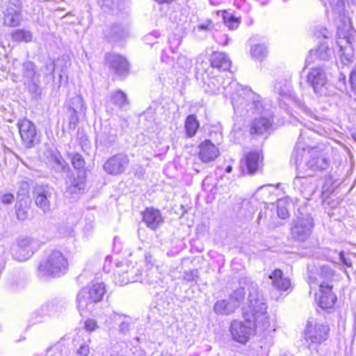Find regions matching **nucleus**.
<instances>
[{
	"label": "nucleus",
	"mask_w": 356,
	"mask_h": 356,
	"mask_svg": "<svg viewBox=\"0 0 356 356\" xmlns=\"http://www.w3.org/2000/svg\"><path fill=\"white\" fill-rule=\"evenodd\" d=\"M266 304L262 293L259 291L258 286L256 284H251L249 288L247 311L250 316L247 317L244 321L238 320L232 321L229 332L232 339L241 343L248 342L254 334L255 324L266 318Z\"/></svg>",
	"instance_id": "1"
},
{
	"label": "nucleus",
	"mask_w": 356,
	"mask_h": 356,
	"mask_svg": "<svg viewBox=\"0 0 356 356\" xmlns=\"http://www.w3.org/2000/svg\"><path fill=\"white\" fill-rule=\"evenodd\" d=\"M106 292L104 283H95L82 288L76 298V308L81 316L92 313Z\"/></svg>",
	"instance_id": "2"
},
{
	"label": "nucleus",
	"mask_w": 356,
	"mask_h": 356,
	"mask_svg": "<svg viewBox=\"0 0 356 356\" xmlns=\"http://www.w3.org/2000/svg\"><path fill=\"white\" fill-rule=\"evenodd\" d=\"M68 262L63 254L58 250L51 251L42 259L37 268V276L40 279L60 277L67 269Z\"/></svg>",
	"instance_id": "3"
},
{
	"label": "nucleus",
	"mask_w": 356,
	"mask_h": 356,
	"mask_svg": "<svg viewBox=\"0 0 356 356\" xmlns=\"http://www.w3.org/2000/svg\"><path fill=\"white\" fill-rule=\"evenodd\" d=\"M227 84L225 85V81L220 74L208 77L203 86L204 90L209 95H216L220 93L222 89V92L225 95L229 96L232 102L238 101L237 97L244 93L241 86L236 81H230L229 79H227Z\"/></svg>",
	"instance_id": "4"
},
{
	"label": "nucleus",
	"mask_w": 356,
	"mask_h": 356,
	"mask_svg": "<svg viewBox=\"0 0 356 356\" xmlns=\"http://www.w3.org/2000/svg\"><path fill=\"white\" fill-rule=\"evenodd\" d=\"M330 326L326 323H307L304 334L308 348L316 349L317 346L327 341L330 336Z\"/></svg>",
	"instance_id": "5"
},
{
	"label": "nucleus",
	"mask_w": 356,
	"mask_h": 356,
	"mask_svg": "<svg viewBox=\"0 0 356 356\" xmlns=\"http://www.w3.org/2000/svg\"><path fill=\"white\" fill-rule=\"evenodd\" d=\"M329 8H327V12L330 9V12L333 17L339 19L342 23V26L337 24V33L339 39H345L347 42L350 43V32L352 27L350 24L349 19H346L344 14V2L343 0H329Z\"/></svg>",
	"instance_id": "6"
},
{
	"label": "nucleus",
	"mask_w": 356,
	"mask_h": 356,
	"mask_svg": "<svg viewBox=\"0 0 356 356\" xmlns=\"http://www.w3.org/2000/svg\"><path fill=\"white\" fill-rule=\"evenodd\" d=\"M314 223L310 213H300L293 219L291 225V237L298 241L304 242L311 236Z\"/></svg>",
	"instance_id": "7"
},
{
	"label": "nucleus",
	"mask_w": 356,
	"mask_h": 356,
	"mask_svg": "<svg viewBox=\"0 0 356 356\" xmlns=\"http://www.w3.org/2000/svg\"><path fill=\"white\" fill-rule=\"evenodd\" d=\"M141 270L137 264L131 261L117 263L114 271V281L120 286L134 282L138 280Z\"/></svg>",
	"instance_id": "8"
},
{
	"label": "nucleus",
	"mask_w": 356,
	"mask_h": 356,
	"mask_svg": "<svg viewBox=\"0 0 356 356\" xmlns=\"http://www.w3.org/2000/svg\"><path fill=\"white\" fill-rule=\"evenodd\" d=\"M17 126L24 147L31 149L40 143V134L33 122L26 118L20 119Z\"/></svg>",
	"instance_id": "9"
},
{
	"label": "nucleus",
	"mask_w": 356,
	"mask_h": 356,
	"mask_svg": "<svg viewBox=\"0 0 356 356\" xmlns=\"http://www.w3.org/2000/svg\"><path fill=\"white\" fill-rule=\"evenodd\" d=\"M38 241L33 238L22 236L19 238L16 243L11 247L13 257L19 261L29 259L38 249Z\"/></svg>",
	"instance_id": "10"
},
{
	"label": "nucleus",
	"mask_w": 356,
	"mask_h": 356,
	"mask_svg": "<svg viewBox=\"0 0 356 356\" xmlns=\"http://www.w3.org/2000/svg\"><path fill=\"white\" fill-rule=\"evenodd\" d=\"M307 81L316 95H327L329 83L327 72L323 67H312L307 76Z\"/></svg>",
	"instance_id": "11"
},
{
	"label": "nucleus",
	"mask_w": 356,
	"mask_h": 356,
	"mask_svg": "<svg viewBox=\"0 0 356 356\" xmlns=\"http://www.w3.org/2000/svg\"><path fill=\"white\" fill-rule=\"evenodd\" d=\"M330 163V160L318 147H307L305 165L308 169L314 172L325 170Z\"/></svg>",
	"instance_id": "12"
},
{
	"label": "nucleus",
	"mask_w": 356,
	"mask_h": 356,
	"mask_svg": "<svg viewBox=\"0 0 356 356\" xmlns=\"http://www.w3.org/2000/svg\"><path fill=\"white\" fill-rule=\"evenodd\" d=\"M129 162L128 155L124 152H120L108 158L104 163L103 168L107 174L118 176L125 172Z\"/></svg>",
	"instance_id": "13"
},
{
	"label": "nucleus",
	"mask_w": 356,
	"mask_h": 356,
	"mask_svg": "<svg viewBox=\"0 0 356 356\" xmlns=\"http://www.w3.org/2000/svg\"><path fill=\"white\" fill-rule=\"evenodd\" d=\"M54 194V188L49 185H36L33 189L35 203L44 213L50 211V201Z\"/></svg>",
	"instance_id": "14"
},
{
	"label": "nucleus",
	"mask_w": 356,
	"mask_h": 356,
	"mask_svg": "<svg viewBox=\"0 0 356 356\" xmlns=\"http://www.w3.org/2000/svg\"><path fill=\"white\" fill-rule=\"evenodd\" d=\"M263 156L258 152L247 153L241 160V168L243 174L254 175L262 166Z\"/></svg>",
	"instance_id": "15"
},
{
	"label": "nucleus",
	"mask_w": 356,
	"mask_h": 356,
	"mask_svg": "<svg viewBox=\"0 0 356 356\" xmlns=\"http://www.w3.org/2000/svg\"><path fill=\"white\" fill-rule=\"evenodd\" d=\"M293 185V188L305 199H309L316 189V184L312 176H296Z\"/></svg>",
	"instance_id": "16"
},
{
	"label": "nucleus",
	"mask_w": 356,
	"mask_h": 356,
	"mask_svg": "<svg viewBox=\"0 0 356 356\" xmlns=\"http://www.w3.org/2000/svg\"><path fill=\"white\" fill-rule=\"evenodd\" d=\"M22 2L21 0H10L4 13V24L9 26H17L22 21Z\"/></svg>",
	"instance_id": "17"
},
{
	"label": "nucleus",
	"mask_w": 356,
	"mask_h": 356,
	"mask_svg": "<svg viewBox=\"0 0 356 356\" xmlns=\"http://www.w3.org/2000/svg\"><path fill=\"white\" fill-rule=\"evenodd\" d=\"M86 188V176L84 173L79 172L77 175L70 179L65 192L66 197L75 198L76 195L84 192Z\"/></svg>",
	"instance_id": "18"
},
{
	"label": "nucleus",
	"mask_w": 356,
	"mask_h": 356,
	"mask_svg": "<svg viewBox=\"0 0 356 356\" xmlns=\"http://www.w3.org/2000/svg\"><path fill=\"white\" fill-rule=\"evenodd\" d=\"M320 294L318 300L319 306L323 309L332 308L337 300V296L332 292V285L325 282H321Z\"/></svg>",
	"instance_id": "19"
},
{
	"label": "nucleus",
	"mask_w": 356,
	"mask_h": 356,
	"mask_svg": "<svg viewBox=\"0 0 356 356\" xmlns=\"http://www.w3.org/2000/svg\"><path fill=\"white\" fill-rule=\"evenodd\" d=\"M106 60L110 68L119 75L123 76L128 73L129 65L127 60L120 55L109 54L106 56Z\"/></svg>",
	"instance_id": "20"
},
{
	"label": "nucleus",
	"mask_w": 356,
	"mask_h": 356,
	"mask_svg": "<svg viewBox=\"0 0 356 356\" xmlns=\"http://www.w3.org/2000/svg\"><path fill=\"white\" fill-rule=\"evenodd\" d=\"M142 216L143 222L152 230H155L163 222L160 211L152 207L147 208L142 213Z\"/></svg>",
	"instance_id": "21"
},
{
	"label": "nucleus",
	"mask_w": 356,
	"mask_h": 356,
	"mask_svg": "<svg viewBox=\"0 0 356 356\" xmlns=\"http://www.w3.org/2000/svg\"><path fill=\"white\" fill-rule=\"evenodd\" d=\"M199 149V157L204 163L215 160L219 155L218 149L209 140L202 142Z\"/></svg>",
	"instance_id": "22"
},
{
	"label": "nucleus",
	"mask_w": 356,
	"mask_h": 356,
	"mask_svg": "<svg viewBox=\"0 0 356 356\" xmlns=\"http://www.w3.org/2000/svg\"><path fill=\"white\" fill-rule=\"evenodd\" d=\"M127 27L121 24H113L104 31V35L109 42H117L129 36Z\"/></svg>",
	"instance_id": "23"
},
{
	"label": "nucleus",
	"mask_w": 356,
	"mask_h": 356,
	"mask_svg": "<svg viewBox=\"0 0 356 356\" xmlns=\"http://www.w3.org/2000/svg\"><path fill=\"white\" fill-rule=\"evenodd\" d=\"M211 66L219 71H227L230 67L232 62L227 55L223 52L214 51L210 56Z\"/></svg>",
	"instance_id": "24"
},
{
	"label": "nucleus",
	"mask_w": 356,
	"mask_h": 356,
	"mask_svg": "<svg viewBox=\"0 0 356 356\" xmlns=\"http://www.w3.org/2000/svg\"><path fill=\"white\" fill-rule=\"evenodd\" d=\"M271 280L272 286L279 291H286L291 286V281L288 277L284 276L280 269L274 270L268 276Z\"/></svg>",
	"instance_id": "25"
},
{
	"label": "nucleus",
	"mask_w": 356,
	"mask_h": 356,
	"mask_svg": "<svg viewBox=\"0 0 356 356\" xmlns=\"http://www.w3.org/2000/svg\"><path fill=\"white\" fill-rule=\"evenodd\" d=\"M307 134V131L300 133L298 141L291 155V163H293L295 164L296 169H298L302 163L304 156H306L307 157L308 146L305 147L302 144V140L304 139Z\"/></svg>",
	"instance_id": "26"
},
{
	"label": "nucleus",
	"mask_w": 356,
	"mask_h": 356,
	"mask_svg": "<svg viewBox=\"0 0 356 356\" xmlns=\"http://www.w3.org/2000/svg\"><path fill=\"white\" fill-rule=\"evenodd\" d=\"M272 120L270 118H259L254 119L250 127V134L260 135L267 131L272 125Z\"/></svg>",
	"instance_id": "27"
},
{
	"label": "nucleus",
	"mask_w": 356,
	"mask_h": 356,
	"mask_svg": "<svg viewBox=\"0 0 356 356\" xmlns=\"http://www.w3.org/2000/svg\"><path fill=\"white\" fill-rule=\"evenodd\" d=\"M236 305L227 300H219L213 305V312L218 315L229 316L236 310Z\"/></svg>",
	"instance_id": "28"
},
{
	"label": "nucleus",
	"mask_w": 356,
	"mask_h": 356,
	"mask_svg": "<svg viewBox=\"0 0 356 356\" xmlns=\"http://www.w3.org/2000/svg\"><path fill=\"white\" fill-rule=\"evenodd\" d=\"M70 112L79 113L84 116L86 112V105L83 98L80 95H76L69 99L68 102Z\"/></svg>",
	"instance_id": "29"
},
{
	"label": "nucleus",
	"mask_w": 356,
	"mask_h": 356,
	"mask_svg": "<svg viewBox=\"0 0 356 356\" xmlns=\"http://www.w3.org/2000/svg\"><path fill=\"white\" fill-rule=\"evenodd\" d=\"M40 74L37 72L35 65L27 61L22 65V77L24 82L40 79Z\"/></svg>",
	"instance_id": "30"
},
{
	"label": "nucleus",
	"mask_w": 356,
	"mask_h": 356,
	"mask_svg": "<svg viewBox=\"0 0 356 356\" xmlns=\"http://www.w3.org/2000/svg\"><path fill=\"white\" fill-rule=\"evenodd\" d=\"M199 122L195 115H189L185 120V131L188 137H193L199 128Z\"/></svg>",
	"instance_id": "31"
},
{
	"label": "nucleus",
	"mask_w": 356,
	"mask_h": 356,
	"mask_svg": "<svg viewBox=\"0 0 356 356\" xmlns=\"http://www.w3.org/2000/svg\"><path fill=\"white\" fill-rule=\"evenodd\" d=\"M111 102L118 108H122L129 104L127 95L121 90H118L111 95Z\"/></svg>",
	"instance_id": "32"
},
{
	"label": "nucleus",
	"mask_w": 356,
	"mask_h": 356,
	"mask_svg": "<svg viewBox=\"0 0 356 356\" xmlns=\"http://www.w3.org/2000/svg\"><path fill=\"white\" fill-rule=\"evenodd\" d=\"M117 134L115 130L109 129L108 132H104L99 136V140L101 144L104 145L106 147H111L115 142Z\"/></svg>",
	"instance_id": "33"
},
{
	"label": "nucleus",
	"mask_w": 356,
	"mask_h": 356,
	"mask_svg": "<svg viewBox=\"0 0 356 356\" xmlns=\"http://www.w3.org/2000/svg\"><path fill=\"white\" fill-rule=\"evenodd\" d=\"M32 38V33L25 29H17L12 33V39L15 42H29Z\"/></svg>",
	"instance_id": "34"
},
{
	"label": "nucleus",
	"mask_w": 356,
	"mask_h": 356,
	"mask_svg": "<svg viewBox=\"0 0 356 356\" xmlns=\"http://www.w3.org/2000/svg\"><path fill=\"white\" fill-rule=\"evenodd\" d=\"M251 56L254 59L261 61L267 56V48L264 44H256L251 47Z\"/></svg>",
	"instance_id": "35"
},
{
	"label": "nucleus",
	"mask_w": 356,
	"mask_h": 356,
	"mask_svg": "<svg viewBox=\"0 0 356 356\" xmlns=\"http://www.w3.org/2000/svg\"><path fill=\"white\" fill-rule=\"evenodd\" d=\"M54 163L53 168L58 172H67L69 170V165L60 154H55L52 156Z\"/></svg>",
	"instance_id": "36"
},
{
	"label": "nucleus",
	"mask_w": 356,
	"mask_h": 356,
	"mask_svg": "<svg viewBox=\"0 0 356 356\" xmlns=\"http://www.w3.org/2000/svg\"><path fill=\"white\" fill-rule=\"evenodd\" d=\"M40 79L24 82V85L26 86L28 91L34 97H38L40 96L42 93V88L40 87Z\"/></svg>",
	"instance_id": "37"
},
{
	"label": "nucleus",
	"mask_w": 356,
	"mask_h": 356,
	"mask_svg": "<svg viewBox=\"0 0 356 356\" xmlns=\"http://www.w3.org/2000/svg\"><path fill=\"white\" fill-rule=\"evenodd\" d=\"M26 201L18 200L15 204L16 216L20 220H24L28 217V207L26 205Z\"/></svg>",
	"instance_id": "38"
},
{
	"label": "nucleus",
	"mask_w": 356,
	"mask_h": 356,
	"mask_svg": "<svg viewBox=\"0 0 356 356\" xmlns=\"http://www.w3.org/2000/svg\"><path fill=\"white\" fill-rule=\"evenodd\" d=\"M245 290L240 287L236 289L229 296V300L236 305V308L239 307L240 303L243 300L245 297Z\"/></svg>",
	"instance_id": "39"
},
{
	"label": "nucleus",
	"mask_w": 356,
	"mask_h": 356,
	"mask_svg": "<svg viewBox=\"0 0 356 356\" xmlns=\"http://www.w3.org/2000/svg\"><path fill=\"white\" fill-rule=\"evenodd\" d=\"M334 181L331 177H327L322 187V197L327 198L335 190Z\"/></svg>",
	"instance_id": "40"
},
{
	"label": "nucleus",
	"mask_w": 356,
	"mask_h": 356,
	"mask_svg": "<svg viewBox=\"0 0 356 356\" xmlns=\"http://www.w3.org/2000/svg\"><path fill=\"white\" fill-rule=\"evenodd\" d=\"M30 191V186L28 181H22L19 184V189L17 191V196L19 200L26 201V199L29 197Z\"/></svg>",
	"instance_id": "41"
},
{
	"label": "nucleus",
	"mask_w": 356,
	"mask_h": 356,
	"mask_svg": "<svg viewBox=\"0 0 356 356\" xmlns=\"http://www.w3.org/2000/svg\"><path fill=\"white\" fill-rule=\"evenodd\" d=\"M334 270L329 266H322L321 268V271L319 274L320 279L323 280L321 282H325V283L330 284L331 280L334 277Z\"/></svg>",
	"instance_id": "42"
},
{
	"label": "nucleus",
	"mask_w": 356,
	"mask_h": 356,
	"mask_svg": "<svg viewBox=\"0 0 356 356\" xmlns=\"http://www.w3.org/2000/svg\"><path fill=\"white\" fill-rule=\"evenodd\" d=\"M69 156L71 159L72 164L76 169H81L85 165V161L83 156L79 153H70Z\"/></svg>",
	"instance_id": "43"
},
{
	"label": "nucleus",
	"mask_w": 356,
	"mask_h": 356,
	"mask_svg": "<svg viewBox=\"0 0 356 356\" xmlns=\"http://www.w3.org/2000/svg\"><path fill=\"white\" fill-rule=\"evenodd\" d=\"M277 213L279 218L286 219L289 216L288 209L286 207V202L279 200L277 202Z\"/></svg>",
	"instance_id": "44"
},
{
	"label": "nucleus",
	"mask_w": 356,
	"mask_h": 356,
	"mask_svg": "<svg viewBox=\"0 0 356 356\" xmlns=\"http://www.w3.org/2000/svg\"><path fill=\"white\" fill-rule=\"evenodd\" d=\"M224 22L230 30L236 29L239 24V21L232 15L224 16Z\"/></svg>",
	"instance_id": "45"
},
{
	"label": "nucleus",
	"mask_w": 356,
	"mask_h": 356,
	"mask_svg": "<svg viewBox=\"0 0 356 356\" xmlns=\"http://www.w3.org/2000/svg\"><path fill=\"white\" fill-rule=\"evenodd\" d=\"M332 51L325 45L322 44L316 49V54L321 60H327L330 56Z\"/></svg>",
	"instance_id": "46"
},
{
	"label": "nucleus",
	"mask_w": 356,
	"mask_h": 356,
	"mask_svg": "<svg viewBox=\"0 0 356 356\" xmlns=\"http://www.w3.org/2000/svg\"><path fill=\"white\" fill-rule=\"evenodd\" d=\"M46 356H63L62 346L56 344L49 348L47 350Z\"/></svg>",
	"instance_id": "47"
},
{
	"label": "nucleus",
	"mask_w": 356,
	"mask_h": 356,
	"mask_svg": "<svg viewBox=\"0 0 356 356\" xmlns=\"http://www.w3.org/2000/svg\"><path fill=\"white\" fill-rule=\"evenodd\" d=\"M178 65L183 69L187 70L191 68L192 65V61L185 56H180L177 58Z\"/></svg>",
	"instance_id": "48"
},
{
	"label": "nucleus",
	"mask_w": 356,
	"mask_h": 356,
	"mask_svg": "<svg viewBox=\"0 0 356 356\" xmlns=\"http://www.w3.org/2000/svg\"><path fill=\"white\" fill-rule=\"evenodd\" d=\"M98 327L95 320L89 318L85 321L84 328L88 332H93Z\"/></svg>",
	"instance_id": "49"
},
{
	"label": "nucleus",
	"mask_w": 356,
	"mask_h": 356,
	"mask_svg": "<svg viewBox=\"0 0 356 356\" xmlns=\"http://www.w3.org/2000/svg\"><path fill=\"white\" fill-rule=\"evenodd\" d=\"M71 115L69 118V126L70 129H74L79 122V113L70 112Z\"/></svg>",
	"instance_id": "50"
},
{
	"label": "nucleus",
	"mask_w": 356,
	"mask_h": 356,
	"mask_svg": "<svg viewBox=\"0 0 356 356\" xmlns=\"http://www.w3.org/2000/svg\"><path fill=\"white\" fill-rule=\"evenodd\" d=\"M14 200V195L12 193H6L0 197V201L3 204H10Z\"/></svg>",
	"instance_id": "51"
},
{
	"label": "nucleus",
	"mask_w": 356,
	"mask_h": 356,
	"mask_svg": "<svg viewBox=\"0 0 356 356\" xmlns=\"http://www.w3.org/2000/svg\"><path fill=\"white\" fill-rule=\"evenodd\" d=\"M340 261L348 268H350L353 266L352 261L350 258L345 257L344 252L341 251L339 254Z\"/></svg>",
	"instance_id": "52"
},
{
	"label": "nucleus",
	"mask_w": 356,
	"mask_h": 356,
	"mask_svg": "<svg viewBox=\"0 0 356 356\" xmlns=\"http://www.w3.org/2000/svg\"><path fill=\"white\" fill-rule=\"evenodd\" d=\"M90 349L88 345H81L77 351L78 356H88Z\"/></svg>",
	"instance_id": "53"
},
{
	"label": "nucleus",
	"mask_w": 356,
	"mask_h": 356,
	"mask_svg": "<svg viewBox=\"0 0 356 356\" xmlns=\"http://www.w3.org/2000/svg\"><path fill=\"white\" fill-rule=\"evenodd\" d=\"M350 83L353 88H356V70H353L350 72Z\"/></svg>",
	"instance_id": "54"
},
{
	"label": "nucleus",
	"mask_w": 356,
	"mask_h": 356,
	"mask_svg": "<svg viewBox=\"0 0 356 356\" xmlns=\"http://www.w3.org/2000/svg\"><path fill=\"white\" fill-rule=\"evenodd\" d=\"M129 324L127 322H122L119 326L120 332L127 333L129 331Z\"/></svg>",
	"instance_id": "55"
},
{
	"label": "nucleus",
	"mask_w": 356,
	"mask_h": 356,
	"mask_svg": "<svg viewBox=\"0 0 356 356\" xmlns=\"http://www.w3.org/2000/svg\"><path fill=\"white\" fill-rule=\"evenodd\" d=\"M45 67L49 74H52L54 72L55 67L53 63H47Z\"/></svg>",
	"instance_id": "56"
},
{
	"label": "nucleus",
	"mask_w": 356,
	"mask_h": 356,
	"mask_svg": "<svg viewBox=\"0 0 356 356\" xmlns=\"http://www.w3.org/2000/svg\"><path fill=\"white\" fill-rule=\"evenodd\" d=\"M195 275L193 272L190 273H186L185 274V279L188 281H193L194 280Z\"/></svg>",
	"instance_id": "57"
},
{
	"label": "nucleus",
	"mask_w": 356,
	"mask_h": 356,
	"mask_svg": "<svg viewBox=\"0 0 356 356\" xmlns=\"http://www.w3.org/2000/svg\"><path fill=\"white\" fill-rule=\"evenodd\" d=\"M209 24L210 23H209L207 24H201L198 25V29L200 30H202V31L208 30L209 29Z\"/></svg>",
	"instance_id": "58"
},
{
	"label": "nucleus",
	"mask_w": 356,
	"mask_h": 356,
	"mask_svg": "<svg viewBox=\"0 0 356 356\" xmlns=\"http://www.w3.org/2000/svg\"><path fill=\"white\" fill-rule=\"evenodd\" d=\"M321 34L323 38H328L329 33L326 29H322Z\"/></svg>",
	"instance_id": "59"
},
{
	"label": "nucleus",
	"mask_w": 356,
	"mask_h": 356,
	"mask_svg": "<svg viewBox=\"0 0 356 356\" xmlns=\"http://www.w3.org/2000/svg\"><path fill=\"white\" fill-rule=\"evenodd\" d=\"M174 1L175 0H156L159 3H170Z\"/></svg>",
	"instance_id": "60"
},
{
	"label": "nucleus",
	"mask_w": 356,
	"mask_h": 356,
	"mask_svg": "<svg viewBox=\"0 0 356 356\" xmlns=\"http://www.w3.org/2000/svg\"><path fill=\"white\" fill-rule=\"evenodd\" d=\"M145 259L147 262H151L152 261V256L149 254H145Z\"/></svg>",
	"instance_id": "61"
},
{
	"label": "nucleus",
	"mask_w": 356,
	"mask_h": 356,
	"mask_svg": "<svg viewBox=\"0 0 356 356\" xmlns=\"http://www.w3.org/2000/svg\"><path fill=\"white\" fill-rule=\"evenodd\" d=\"M232 170V167L231 165H228L225 168V172H227V173L231 172Z\"/></svg>",
	"instance_id": "62"
},
{
	"label": "nucleus",
	"mask_w": 356,
	"mask_h": 356,
	"mask_svg": "<svg viewBox=\"0 0 356 356\" xmlns=\"http://www.w3.org/2000/svg\"><path fill=\"white\" fill-rule=\"evenodd\" d=\"M316 280V278L313 277L312 276L309 277V283L311 284L312 283L314 282Z\"/></svg>",
	"instance_id": "63"
},
{
	"label": "nucleus",
	"mask_w": 356,
	"mask_h": 356,
	"mask_svg": "<svg viewBox=\"0 0 356 356\" xmlns=\"http://www.w3.org/2000/svg\"><path fill=\"white\" fill-rule=\"evenodd\" d=\"M343 272L347 275V276H348V273L346 270H343Z\"/></svg>",
	"instance_id": "64"
}]
</instances>
